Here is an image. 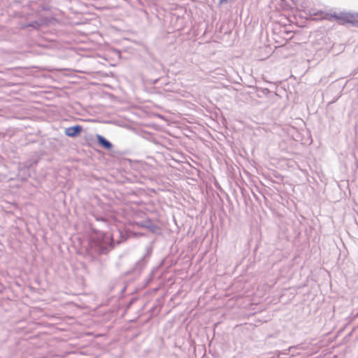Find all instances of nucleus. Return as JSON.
<instances>
[{"instance_id": "1", "label": "nucleus", "mask_w": 358, "mask_h": 358, "mask_svg": "<svg viewBox=\"0 0 358 358\" xmlns=\"http://www.w3.org/2000/svg\"><path fill=\"white\" fill-rule=\"evenodd\" d=\"M89 244L91 249L97 254H107L110 247V235L96 230L92 225H87Z\"/></svg>"}, {"instance_id": "2", "label": "nucleus", "mask_w": 358, "mask_h": 358, "mask_svg": "<svg viewBox=\"0 0 358 358\" xmlns=\"http://www.w3.org/2000/svg\"><path fill=\"white\" fill-rule=\"evenodd\" d=\"M138 229L136 231L131 230V229H124V234L122 231H120V234L122 238L124 239H127L129 238H139L141 236H146V231H149L152 234H161L162 229L159 225H137Z\"/></svg>"}, {"instance_id": "3", "label": "nucleus", "mask_w": 358, "mask_h": 358, "mask_svg": "<svg viewBox=\"0 0 358 358\" xmlns=\"http://www.w3.org/2000/svg\"><path fill=\"white\" fill-rule=\"evenodd\" d=\"M338 24L341 25L350 24L358 27V13L340 12Z\"/></svg>"}, {"instance_id": "4", "label": "nucleus", "mask_w": 358, "mask_h": 358, "mask_svg": "<svg viewBox=\"0 0 358 358\" xmlns=\"http://www.w3.org/2000/svg\"><path fill=\"white\" fill-rule=\"evenodd\" d=\"M152 248L147 247L145 254L142 257V258L138 262H136L135 267L131 271H130L129 273H134L135 274L139 275L141 273V271L145 267V266L148 262V259L150 257V255L152 254Z\"/></svg>"}, {"instance_id": "5", "label": "nucleus", "mask_w": 358, "mask_h": 358, "mask_svg": "<svg viewBox=\"0 0 358 358\" xmlns=\"http://www.w3.org/2000/svg\"><path fill=\"white\" fill-rule=\"evenodd\" d=\"M81 131L82 127L80 125H76L66 128L65 129V134L70 137H75L80 134Z\"/></svg>"}, {"instance_id": "6", "label": "nucleus", "mask_w": 358, "mask_h": 358, "mask_svg": "<svg viewBox=\"0 0 358 358\" xmlns=\"http://www.w3.org/2000/svg\"><path fill=\"white\" fill-rule=\"evenodd\" d=\"M339 17H340V12H334V13H324V15L321 18L323 20L330 21V22L336 21L338 23Z\"/></svg>"}, {"instance_id": "7", "label": "nucleus", "mask_w": 358, "mask_h": 358, "mask_svg": "<svg viewBox=\"0 0 358 358\" xmlns=\"http://www.w3.org/2000/svg\"><path fill=\"white\" fill-rule=\"evenodd\" d=\"M96 138H97V141L99 142V143L102 145L103 147H104L106 149H111L112 148V144L108 141H107L106 139H105L103 136H101V135H97L96 136Z\"/></svg>"}, {"instance_id": "8", "label": "nucleus", "mask_w": 358, "mask_h": 358, "mask_svg": "<svg viewBox=\"0 0 358 358\" xmlns=\"http://www.w3.org/2000/svg\"><path fill=\"white\" fill-rule=\"evenodd\" d=\"M224 0H221V2H222Z\"/></svg>"}]
</instances>
